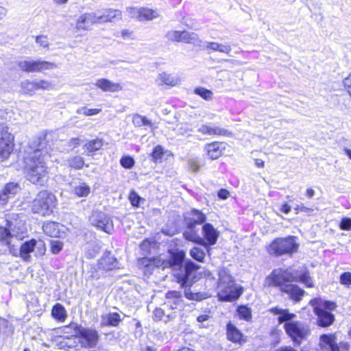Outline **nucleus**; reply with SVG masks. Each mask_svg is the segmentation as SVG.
Listing matches in <instances>:
<instances>
[{
  "label": "nucleus",
  "instance_id": "1",
  "mask_svg": "<svg viewBox=\"0 0 351 351\" xmlns=\"http://www.w3.org/2000/svg\"><path fill=\"white\" fill-rule=\"evenodd\" d=\"M47 134H40L30 143L34 152L25 159L24 171L26 178L34 184L43 185L47 180L46 162L49 158Z\"/></svg>",
  "mask_w": 351,
  "mask_h": 351
},
{
  "label": "nucleus",
  "instance_id": "2",
  "mask_svg": "<svg viewBox=\"0 0 351 351\" xmlns=\"http://www.w3.org/2000/svg\"><path fill=\"white\" fill-rule=\"evenodd\" d=\"M294 281H297V278L291 269L278 268L266 277L264 286L279 287L281 292L287 293L291 299L298 302L304 295V291L291 283Z\"/></svg>",
  "mask_w": 351,
  "mask_h": 351
},
{
  "label": "nucleus",
  "instance_id": "3",
  "mask_svg": "<svg viewBox=\"0 0 351 351\" xmlns=\"http://www.w3.org/2000/svg\"><path fill=\"white\" fill-rule=\"evenodd\" d=\"M198 269L199 266L197 265L191 261H188L185 263V266L183 267L182 269L176 275L178 282L180 284L182 287L185 288V297L191 300L202 301L210 297V295L206 292L193 293L190 288L187 289V287L191 286L188 285V281L192 272L195 271Z\"/></svg>",
  "mask_w": 351,
  "mask_h": 351
},
{
  "label": "nucleus",
  "instance_id": "4",
  "mask_svg": "<svg viewBox=\"0 0 351 351\" xmlns=\"http://www.w3.org/2000/svg\"><path fill=\"white\" fill-rule=\"evenodd\" d=\"M65 328H71L75 332L82 348L92 350L97 347L99 341V335L95 329L85 328L75 323H71Z\"/></svg>",
  "mask_w": 351,
  "mask_h": 351
},
{
  "label": "nucleus",
  "instance_id": "5",
  "mask_svg": "<svg viewBox=\"0 0 351 351\" xmlns=\"http://www.w3.org/2000/svg\"><path fill=\"white\" fill-rule=\"evenodd\" d=\"M25 237V232L21 229L16 221L6 219L5 226H0V241L5 243L9 250L14 243H19Z\"/></svg>",
  "mask_w": 351,
  "mask_h": 351
},
{
  "label": "nucleus",
  "instance_id": "6",
  "mask_svg": "<svg viewBox=\"0 0 351 351\" xmlns=\"http://www.w3.org/2000/svg\"><path fill=\"white\" fill-rule=\"evenodd\" d=\"M56 197L47 191H40L32 203V210L43 216L50 215L55 207Z\"/></svg>",
  "mask_w": 351,
  "mask_h": 351
},
{
  "label": "nucleus",
  "instance_id": "7",
  "mask_svg": "<svg viewBox=\"0 0 351 351\" xmlns=\"http://www.w3.org/2000/svg\"><path fill=\"white\" fill-rule=\"evenodd\" d=\"M296 237L289 236L284 238H277L269 246V252L277 256L284 254H292L298 249Z\"/></svg>",
  "mask_w": 351,
  "mask_h": 351
},
{
  "label": "nucleus",
  "instance_id": "8",
  "mask_svg": "<svg viewBox=\"0 0 351 351\" xmlns=\"http://www.w3.org/2000/svg\"><path fill=\"white\" fill-rule=\"evenodd\" d=\"M284 328L287 334L297 346H300L311 333L309 326L299 321L285 323Z\"/></svg>",
  "mask_w": 351,
  "mask_h": 351
},
{
  "label": "nucleus",
  "instance_id": "9",
  "mask_svg": "<svg viewBox=\"0 0 351 351\" xmlns=\"http://www.w3.org/2000/svg\"><path fill=\"white\" fill-rule=\"evenodd\" d=\"M19 68L27 73L41 72L44 70H51L57 67L53 62L44 60H21L18 61Z\"/></svg>",
  "mask_w": 351,
  "mask_h": 351
},
{
  "label": "nucleus",
  "instance_id": "10",
  "mask_svg": "<svg viewBox=\"0 0 351 351\" xmlns=\"http://www.w3.org/2000/svg\"><path fill=\"white\" fill-rule=\"evenodd\" d=\"M37 243L35 239L25 241L23 244H21L19 241V243H14L10 247V252L14 256H19L25 261H29L31 258L29 254L34 250Z\"/></svg>",
  "mask_w": 351,
  "mask_h": 351
},
{
  "label": "nucleus",
  "instance_id": "11",
  "mask_svg": "<svg viewBox=\"0 0 351 351\" xmlns=\"http://www.w3.org/2000/svg\"><path fill=\"white\" fill-rule=\"evenodd\" d=\"M309 304L313 307L314 313L317 316L319 326L326 327L333 323L335 320L334 315L320 307V304H322L320 298H314L310 301Z\"/></svg>",
  "mask_w": 351,
  "mask_h": 351
},
{
  "label": "nucleus",
  "instance_id": "12",
  "mask_svg": "<svg viewBox=\"0 0 351 351\" xmlns=\"http://www.w3.org/2000/svg\"><path fill=\"white\" fill-rule=\"evenodd\" d=\"M90 221L93 226L106 233L110 234L114 230L112 219L103 212L94 211L90 217Z\"/></svg>",
  "mask_w": 351,
  "mask_h": 351
},
{
  "label": "nucleus",
  "instance_id": "13",
  "mask_svg": "<svg viewBox=\"0 0 351 351\" xmlns=\"http://www.w3.org/2000/svg\"><path fill=\"white\" fill-rule=\"evenodd\" d=\"M218 289V298L220 301L232 302L238 299L242 294L241 289L237 287L234 283Z\"/></svg>",
  "mask_w": 351,
  "mask_h": 351
},
{
  "label": "nucleus",
  "instance_id": "14",
  "mask_svg": "<svg viewBox=\"0 0 351 351\" xmlns=\"http://www.w3.org/2000/svg\"><path fill=\"white\" fill-rule=\"evenodd\" d=\"M14 148V136L5 131L0 138V158L5 160L11 154Z\"/></svg>",
  "mask_w": 351,
  "mask_h": 351
},
{
  "label": "nucleus",
  "instance_id": "15",
  "mask_svg": "<svg viewBox=\"0 0 351 351\" xmlns=\"http://www.w3.org/2000/svg\"><path fill=\"white\" fill-rule=\"evenodd\" d=\"M169 256L167 258L168 268L174 271H180L183 268V263L185 258V253L182 250H169Z\"/></svg>",
  "mask_w": 351,
  "mask_h": 351
},
{
  "label": "nucleus",
  "instance_id": "16",
  "mask_svg": "<svg viewBox=\"0 0 351 351\" xmlns=\"http://www.w3.org/2000/svg\"><path fill=\"white\" fill-rule=\"evenodd\" d=\"M197 131L203 134L210 136H232V134L230 131L211 123L202 125Z\"/></svg>",
  "mask_w": 351,
  "mask_h": 351
},
{
  "label": "nucleus",
  "instance_id": "17",
  "mask_svg": "<svg viewBox=\"0 0 351 351\" xmlns=\"http://www.w3.org/2000/svg\"><path fill=\"white\" fill-rule=\"evenodd\" d=\"M142 264L145 265V272L151 274L154 268H161L162 269L168 268L169 263L167 262V258L159 256L152 259L145 258L142 260Z\"/></svg>",
  "mask_w": 351,
  "mask_h": 351
},
{
  "label": "nucleus",
  "instance_id": "18",
  "mask_svg": "<svg viewBox=\"0 0 351 351\" xmlns=\"http://www.w3.org/2000/svg\"><path fill=\"white\" fill-rule=\"evenodd\" d=\"M95 23H101L99 15L94 12L85 13L78 18L76 23V28L88 30L91 25Z\"/></svg>",
  "mask_w": 351,
  "mask_h": 351
},
{
  "label": "nucleus",
  "instance_id": "19",
  "mask_svg": "<svg viewBox=\"0 0 351 351\" xmlns=\"http://www.w3.org/2000/svg\"><path fill=\"white\" fill-rule=\"evenodd\" d=\"M182 296L180 291H170L166 293L164 306L169 309H176L182 306Z\"/></svg>",
  "mask_w": 351,
  "mask_h": 351
},
{
  "label": "nucleus",
  "instance_id": "20",
  "mask_svg": "<svg viewBox=\"0 0 351 351\" xmlns=\"http://www.w3.org/2000/svg\"><path fill=\"white\" fill-rule=\"evenodd\" d=\"M95 86L104 92L117 93L122 90L121 84L115 83L108 79L101 78L96 80Z\"/></svg>",
  "mask_w": 351,
  "mask_h": 351
},
{
  "label": "nucleus",
  "instance_id": "21",
  "mask_svg": "<svg viewBox=\"0 0 351 351\" xmlns=\"http://www.w3.org/2000/svg\"><path fill=\"white\" fill-rule=\"evenodd\" d=\"M320 351H339L334 335H322L319 338Z\"/></svg>",
  "mask_w": 351,
  "mask_h": 351
},
{
  "label": "nucleus",
  "instance_id": "22",
  "mask_svg": "<svg viewBox=\"0 0 351 351\" xmlns=\"http://www.w3.org/2000/svg\"><path fill=\"white\" fill-rule=\"evenodd\" d=\"M202 234L206 241V245H213L217 243L219 232L211 223H206L202 226Z\"/></svg>",
  "mask_w": 351,
  "mask_h": 351
},
{
  "label": "nucleus",
  "instance_id": "23",
  "mask_svg": "<svg viewBox=\"0 0 351 351\" xmlns=\"http://www.w3.org/2000/svg\"><path fill=\"white\" fill-rule=\"evenodd\" d=\"M117 259L110 253H105L101 259L98 261V268L99 269L109 271L117 267Z\"/></svg>",
  "mask_w": 351,
  "mask_h": 351
},
{
  "label": "nucleus",
  "instance_id": "24",
  "mask_svg": "<svg viewBox=\"0 0 351 351\" xmlns=\"http://www.w3.org/2000/svg\"><path fill=\"white\" fill-rule=\"evenodd\" d=\"M121 320V317L119 313H108L101 315V325L102 326H117Z\"/></svg>",
  "mask_w": 351,
  "mask_h": 351
},
{
  "label": "nucleus",
  "instance_id": "25",
  "mask_svg": "<svg viewBox=\"0 0 351 351\" xmlns=\"http://www.w3.org/2000/svg\"><path fill=\"white\" fill-rule=\"evenodd\" d=\"M191 216L187 221V226L189 228L195 227L197 224H202L206 220V215L202 212L196 209L191 210Z\"/></svg>",
  "mask_w": 351,
  "mask_h": 351
},
{
  "label": "nucleus",
  "instance_id": "26",
  "mask_svg": "<svg viewBox=\"0 0 351 351\" xmlns=\"http://www.w3.org/2000/svg\"><path fill=\"white\" fill-rule=\"evenodd\" d=\"M184 237L188 241L206 246V241L199 235L198 231L195 230V227L189 228L187 226V230L184 232Z\"/></svg>",
  "mask_w": 351,
  "mask_h": 351
},
{
  "label": "nucleus",
  "instance_id": "27",
  "mask_svg": "<svg viewBox=\"0 0 351 351\" xmlns=\"http://www.w3.org/2000/svg\"><path fill=\"white\" fill-rule=\"evenodd\" d=\"M271 311L275 314L278 315V322L282 324L283 322L287 323L289 322H293V319L295 317V315L294 313H291L288 310L280 309L278 308H274L271 310Z\"/></svg>",
  "mask_w": 351,
  "mask_h": 351
},
{
  "label": "nucleus",
  "instance_id": "28",
  "mask_svg": "<svg viewBox=\"0 0 351 351\" xmlns=\"http://www.w3.org/2000/svg\"><path fill=\"white\" fill-rule=\"evenodd\" d=\"M43 230L45 234L51 237H58L60 236L59 224L53 221L44 223Z\"/></svg>",
  "mask_w": 351,
  "mask_h": 351
},
{
  "label": "nucleus",
  "instance_id": "29",
  "mask_svg": "<svg viewBox=\"0 0 351 351\" xmlns=\"http://www.w3.org/2000/svg\"><path fill=\"white\" fill-rule=\"evenodd\" d=\"M99 16L100 23L112 22L114 19H121V12L119 10H108Z\"/></svg>",
  "mask_w": 351,
  "mask_h": 351
},
{
  "label": "nucleus",
  "instance_id": "30",
  "mask_svg": "<svg viewBox=\"0 0 351 351\" xmlns=\"http://www.w3.org/2000/svg\"><path fill=\"white\" fill-rule=\"evenodd\" d=\"M158 84H166L168 86H174L179 82V80L171 74L167 73H162L158 77Z\"/></svg>",
  "mask_w": 351,
  "mask_h": 351
},
{
  "label": "nucleus",
  "instance_id": "31",
  "mask_svg": "<svg viewBox=\"0 0 351 351\" xmlns=\"http://www.w3.org/2000/svg\"><path fill=\"white\" fill-rule=\"evenodd\" d=\"M219 279H218V288L223 287L226 285L233 284L234 280L232 277L230 275L228 271L225 269H221L219 270L218 273Z\"/></svg>",
  "mask_w": 351,
  "mask_h": 351
},
{
  "label": "nucleus",
  "instance_id": "32",
  "mask_svg": "<svg viewBox=\"0 0 351 351\" xmlns=\"http://www.w3.org/2000/svg\"><path fill=\"white\" fill-rule=\"evenodd\" d=\"M181 42L199 46L202 41L199 40L197 34L187 31H182Z\"/></svg>",
  "mask_w": 351,
  "mask_h": 351
},
{
  "label": "nucleus",
  "instance_id": "33",
  "mask_svg": "<svg viewBox=\"0 0 351 351\" xmlns=\"http://www.w3.org/2000/svg\"><path fill=\"white\" fill-rule=\"evenodd\" d=\"M227 336L230 341L239 342L242 338V333L231 323L227 325Z\"/></svg>",
  "mask_w": 351,
  "mask_h": 351
},
{
  "label": "nucleus",
  "instance_id": "34",
  "mask_svg": "<svg viewBox=\"0 0 351 351\" xmlns=\"http://www.w3.org/2000/svg\"><path fill=\"white\" fill-rule=\"evenodd\" d=\"M51 315L56 319L60 322H64L67 316L64 307L59 303L56 304L53 307Z\"/></svg>",
  "mask_w": 351,
  "mask_h": 351
},
{
  "label": "nucleus",
  "instance_id": "35",
  "mask_svg": "<svg viewBox=\"0 0 351 351\" xmlns=\"http://www.w3.org/2000/svg\"><path fill=\"white\" fill-rule=\"evenodd\" d=\"M159 14L157 11L149 8H142L139 9L138 20L139 21H149L158 18Z\"/></svg>",
  "mask_w": 351,
  "mask_h": 351
},
{
  "label": "nucleus",
  "instance_id": "36",
  "mask_svg": "<svg viewBox=\"0 0 351 351\" xmlns=\"http://www.w3.org/2000/svg\"><path fill=\"white\" fill-rule=\"evenodd\" d=\"M206 49L213 51L224 53L226 54H229L232 50L230 45H225L216 42L207 43Z\"/></svg>",
  "mask_w": 351,
  "mask_h": 351
},
{
  "label": "nucleus",
  "instance_id": "37",
  "mask_svg": "<svg viewBox=\"0 0 351 351\" xmlns=\"http://www.w3.org/2000/svg\"><path fill=\"white\" fill-rule=\"evenodd\" d=\"M206 149L208 156L211 159H217L221 156L222 150L220 149L219 144L217 142L212 143L206 146Z\"/></svg>",
  "mask_w": 351,
  "mask_h": 351
},
{
  "label": "nucleus",
  "instance_id": "38",
  "mask_svg": "<svg viewBox=\"0 0 351 351\" xmlns=\"http://www.w3.org/2000/svg\"><path fill=\"white\" fill-rule=\"evenodd\" d=\"M20 86L23 94L27 95L29 96H33L35 95L36 89L34 81L29 80H23L21 82Z\"/></svg>",
  "mask_w": 351,
  "mask_h": 351
},
{
  "label": "nucleus",
  "instance_id": "39",
  "mask_svg": "<svg viewBox=\"0 0 351 351\" xmlns=\"http://www.w3.org/2000/svg\"><path fill=\"white\" fill-rule=\"evenodd\" d=\"M73 192L78 197H87L90 194V189L85 182H82L73 187Z\"/></svg>",
  "mask_w": 351,
  "mask_h": 351
},
{
  "label": "nucleus",
  "instance_id": "40",
  "mask_svg": "<svg viewBox=\"0 0 351 351\" xmlns=\"http://www.w3.org/2000/svg\"><path fill=\"white\" fill-rule=\"evenodd\" d=\"M103 146L101 139L96 138L91 140L84 145V147L88 152H95L99 150Z\"/></svg>",
  "mask_w": 351,
  "mask_h": 351
},
{
  "label": "nucleus",
  "instance_id": "41",
  "mask_svg": "<svg viewBox=\"0 0 351 351\" xmlns=\"http://www.w3.org/2000/svg\"><path fill=\"white\" fill-rule=\"evenodd\" d=\"M237 313L241 319L245 321H250L252 319L251 308L246 306H240L237 308Z\"/></svg>",
  "mask_w": 351,
  "mask_h": 351
},
{
  "label": "nucleus",
  "instance_id": "42",
  "mask_svg": "<svg viewBox=\"0 0 351 351\" xmlns=\"http://www.w3.org/2000/svg\"><path fill=\"white\" fill-rule=\"evenodd\" d=\"M36 91L38 90H49L53 88V84L45 80H38L34 81Z\"/></svg>",
  "mask_w": 351,
  "mask_h": 351
},
{
  "label": "nucleus",
  "instance_id": "43",
  "mask_svg": "<svg viewBox=\"0 0 351 351\" xmlns=\"http://www.w3.org/2000/svg\"><path fill=\"white\" fill-rule=\"evenodd\" d=\"M68 165L72 168L80 169L84 167V161L81 156H76L68 160Z\"/></svg>",
  "mask_w": 351,
  "mask_h": 351
},
{
  "label": "nucleus",
  "instance_id": "44",
  "mask_svg": "<svg viewBox=\"0 0 351 351\" xmlns=\"http://www.w3.org/2000/svg\"><path fill=\"white\" fill-rule=\"evenodd\" d=\"M194 93L206 101H210L213 96V93L211 90L203 87L196 88L194 90Z\"/></svg>",
  "mask_w": 351,
  "mask_h": 351
},
{
  "label": "nucleus",
  "instance_id": "45",
  "mask_svg": "<svg viewBox=\"0 0 351 351\" xmlns=\"http://www.w3.org/2000/svg\"><path fill=\"white\" fill-rule=\"evenodd\" d=\"M190 255L193 259L199 262H203V260L205 257L204 251L197 247H194L191 250Z\"/></svg>",
  "mask_w": 351,
  "mask_h": 351
},
{
  "label": "nucleus",
  "instance_id": "46",
  "mask_svg": "<svg viewBox=\"0 0 351 351\" xmlns=\"http://www.w3.org/2000/svg\"><path fill=\"white\" fill-rule=\"evenodd\" d=\"M101 111L99 108H88L86 106L78 108L76 112L78 114H83L84 116H93L99 114Z\"/></svg>",
  "mask_w": 351,
  "mask_h": 351
},
{
  "label": "nucleus",
  "instance_id": "47",
  "mask_svg": "<svg viewBox=\"0 0 351 351\" xmlns=\"http://www.w3.org/2000/svg\"><path fill=\"white\" fill-rule=\"evenodd\" d=\"M296 282H301L304 284L307 287H313V282L312 278L310 277L308 273H304L299 277H296Z\"/></svg>",
  "mask_w": 351,
  "mask_h": 351
},
{
  "label": "nucleus",
  "instance_id": "48",
  "mask_svg": "<svg viewBox=\"0 0 351 351\" xmlns=\"http://www.w3.org/2000/svg\"><path fill=\"white\" fill-rule=\"evenodd\" d=\"M166 38L173 42H181L182 32L171 30L167 33Z\"/></svg>",
  "mask_w": 351,
  "mask_h": 351
},
{
  "label": "nucleus",
  "instance_id": "49",
  "mask_svg": "<svg viewBox=\"0 0 351 351\" xmlns=\"http://www.w3.org/2000/svg\"><path fill=\"white\" fill-rule=\"evenodd\" d=\"M133 122L137 126L141 125H151V121L148 120L145 117H143L138 114H136L133 117Z\"/></svg>",
  "mask_w": 351,
  "mask_h": 351
},
{
  "label": "nucleus",
  "instance_id": "50",
  "mask_svg": "<svg viewBox=\"0 0 351 351\" xmlns=\"http://www.w3.org/2000/svg\"><path fill=\"white\" fill-rule=\"evenodd\" d=\"M120 164L125 169H131L134 165V160L129 156H123L120 160Z\"/></svg>",
  "mask_w": 351,
  "mask_h": 351
},
{
  "label": "nucleus",
  "instance_id": "51",
  "mask_svg": "<svg viewBox=\"0 0 351 351\" xmlns=\"http://www.w3.org/2000/svg\"><path fill=\"white\" fill-rule=\"evenodd\" d=\"M19 186L17 184L8 183L5 185L3 190L12 197H13L19 190Z\"/></svg>",
  "mask_w": 351,
  "mask_h": 351
},
{
  "label": "nucleus",
  "instance_id": "52",
  "mask_svg": "<svg viewBox=\"0 0 351 351\" xmlns=\"http://www.w3.org/2000/svg\"><path fill=\"white\" fill-rule=\"evenodd\" d=\"M36 43L43 48H49V43L45 35H40L36 37Z\"/></svg>",
  "mask_w": 351,
  "mask_h": 351
},
{
  "label": "nucleus",
  "instance_id": "53",
  "mask_svg": "<svg viewBox=\"0 0 351 351\" xmlns=\"http://www.w3.org/2000/svg\"><path fill=\"white\" fill-rule=\"evenodd\" d=\"M63 243L60 241H51V252L54 254H58L62 249Z\"/></svg>",
  "mask_w": 351,
  "mask_h": 351
},
{
  "label": "nucleus",
  "instance_id": "54",
  "mask_svg": "<svg viewBox=\"0 0 351 351\" xmlns=\"http://www.w3.org/2000/svg\"><path fill=\"white\" fill-rule=\"evenodd\" d=\"M130 201L132 206H138L140 201L143 199L134 191H132L129 195Z\"/></svg>",
  "mask_w": 351,
  "mask_h": 351
},
{
  "label": "nucleus",
  "instance_id": "55",
  "mask_svg": "<svg viewBox=\"0 0 351 351\" xmlns=\"http://www.w3.org/2000/svg\"><path fill=\"white\" fill-rule=\"evenodd\" d=\"M340 282L341 284L349 286L351 285V273L350 272H344L340 276Z\"/></svg>",
  "mask_w": 351,
  "mask_h": 351
},
{
  "label": "nucleus",
  "instance_id": "56",
  "mask_svg": "<svg viewBox=\"0 0 351 351\" xmlns=\"http://www.w3.org/2000/svg\"><path fill=\"white\" fill-rule=\"evenodd\" d=\"M339 228L343 230H351V218H343L340 222Z\"/></svg>",
  "mask_w": 351,
  "mask_h": 351
},
{
  "label": "nucleus",
  "instance_id": "57",
  "mask_svg": "<svg viewBox=\"0 0 351 351\" xmlns=\"http://www.w3.org/2000/svg\"><path fill=\"white\" fill-rule=\"evenodd\" d=\"M152 156L155 160L160 159L163 156V149L161 146L158 145L154 149Z\"/></svg>",
  "mask_w": 351,
  "mask_h": 351
},
{
  "label": "nucleus",
  "instance_id": "58",
  "mask_svg": "<svg viewBox=\"0 0 351 351\" xmlns=\"http://www.w3.org/2000/svg\"><path fill=\"white\" fill-rule=\"evenodd\" d=\"M189 166L191 171L197 172L199 169V164L196 158H191L189 160Z\"/></svg>",
  "mask_w": 351,
  "mask_h": 351
},
{
  "label": "nucleus",
  "instance_id": "59",
  "mask_svg": "<svg viewBox=\"0 0 351 351\" xmlns=\"http://www.w3.org/2000/svg\"><path fill=\"white\" fill-rule=\"evenodd\" d=\"M320 307L326 311H332L336 308V304L332 302L322 300V304H320Z\"/></svg>",
  "mask_w": 351,
  "mask_h": 351
},
{
  "label": "nucleus",
  "instance_id": "60",
  "mask_svg": "<svg viewBox=\"0 0 351 351\" xmlns=\"http://www.w3.org/2000/svg\"><path fill=\"white\" fill-rule=\"evenodd\" d=\"M178 132L180 134L184 135L187 134L189 132H191L192 129L191 128L190 125L188 123L182 124L178 128Z\"/></svg>",
  "mask_w": 351,
  "mask_h": 351
},
{
  "label": "nucleus",
  "instance_id": "61",
  "mask_svg": "<svg viewBox=\"0 0 351 351\" xmlns=\"http://www.w3.org/2000/svg\"><path fill=\"white\" fill-rule=\"evenodd\" d=\"M138 12L139 9H136L135 8H128L127 12L130 17L131 18H137L138 19Z\"/></svg>",
  "mask_w": 351,
  "mask_h": 351
},
{
  "label": "nucleus",
  "instance_id": "62",
  "mask_svg": "<svg viewBox=\"0 0 351 351\" xmlns=\"http://www.w3.org/2000/svg\"><path fill=\"white\" fill-rule=\"evenodd\" d=\"M165 315V310L162 308H156L154 311V317L156 320H161Z\"/></svg>",
  "mask_w": 351,
  "mask_h": 351
},
{
  "label": "nucleus",
  "instance_id": "63",
  "mask_svg": "<svg viewBox=\"0 0 351 351\" xmlns=\"http://www.w3.org/2000/svg\"><path fill=\"white\" fill-rule=\"evenodd\" d=\"M11 196L8 195L5 190H2L0 191V202L1 204H4L7 202L8 199L10 198Z\"/></svg>",
  "mask_w": 351,
  "mask_h": 351
},
{
  "label": "nucleus",
  "instance_id": "64",
  "mask_svg": "<svg viewBox=\"0 0 351 351\" xmlns=\"http://www.w3.org/2000/svg\"><path fill=\"white\" fill-rule=\"evenodd\" d=\"M344 86L348 88V92L351 96V74L343 80Z\"/></svg>",
  "mask_w": 351,
  "mask_h": 351
}]
</instances>
